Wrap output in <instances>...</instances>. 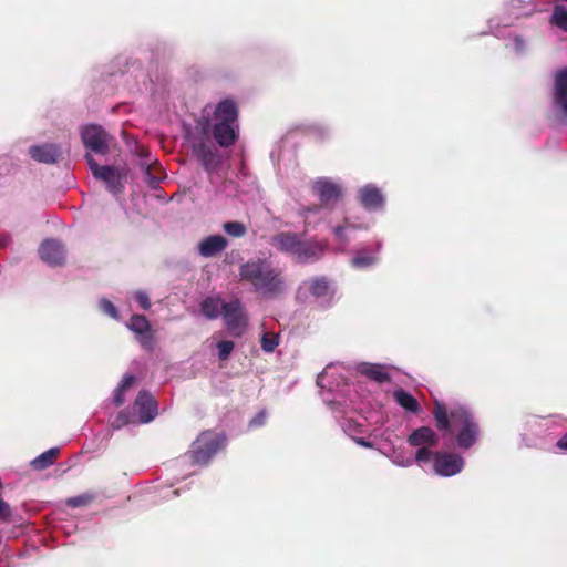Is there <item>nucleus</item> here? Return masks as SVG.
I'll return each instance as SVG.
<instances>
[{
	"instance_id": "nucleus-37",
	"label": "nucleus",
	"mask_w": 567,
	"mask_h": 567,
	"mask_svg": "<svg viewBox=\"0 0 567 567\" xmlns=\"http://www.w3.org/2000/svg\"><path fill=\"white\" fill-rule=\"evenodd\" d=\"M513 48L517 53H524L527 49L526 40L520 35H514L512 39Z\"/></svg>"
},
{
	"instance_id": "nucleus-26",
	"label": "nucleus",
	"mask_w": 567,
	"mask_h": 567,
	"mask_svg": "<svg viewBox=\"0 0 567 567\" xmlns=\"http://www.w3.org/2000/svg\"><path fill=\"white\" fill-rule=\"evenodd\" d=\"M384 455L396 466L400 467H410L415 463V454L412 455L406 453L402 449H393L391 453H385Z\"/></svg>"
},
{
	"instance_id": "nucleus-6",
	"label": "nucleus",
	"mask_w": 567,
	"mask_h": 567,
	"mask_svg": "<svg viewBox=\"0 0 567 567\" xmlns=\"http://www.w3.org/2000/svg\"><path fill=\"white\" fill-rule=\"evenodd\" d=\"M312 193L318 197L319 206H305L299 210V215L305 219V227L311 226L310 216L319 214L323 207H332L338 204L343 196V186L340 182L330 177H318L311 182Z\"/></svg>"
},
{
	"instance_id": "nucleus-5",
	"label": "nucleus",
	"mask_w": 567,
	"mask_h": 567,
	"mask_svg": "<svg viewBox=\"0 0 567 567\" xmlns=\"http://www.w3.org/2000/svg\"><path fill=\"white\" fill-rule=\"evenodd\" d=\"M271 246L282 254L290 256L298 264H312L322 258L327 250L324 241L306 240L296 233L285 231L275 235Z\"/></svg>"
},
{
	"instance_id": "nucleus-45",
	"label": "nucleus",
	"mask_w": 567,
	"mask_h": 567,
	"mask_svg": "<svg viewBox=\"0 0 567 567\" xmlns=\"http://www.w3.org/2000/svg\"><path fill=\"white\" fill-rule=\"evenodd\" d=\"M320 130L324 131V133H328L329 128L328 127H323V126H320L319 127Z\"/></svg>"
},
{
	"instance_id": "nucleus-23",
	"label": "nucleus",
	"mask_w": 567,
	"mask_h": 567,
	"mask_svg": "<svg viewBox=\"0 0 567 567\" xmlns=\"http://www.w3.org/2000/svg\"><path fill=\"white\" fill-rule=\"evenodd\" d=\"M393 400L405 412L419 414L421 411V405L419 401L412 394H410L408 391L403 389H398L393 392Z\"/></svg>"
},
{
	"instance_id": "nucleus-18",
	"label": "nucleus",
	"mask_w": 567,
	"mask_h": 567,
	"mask_svg": "<svg viewBox=\"0 0 567 567\" xmlns=\"http://www.w3.org/2000/svg\"><path fill=\"white\" fill-rule=\"evenodd\" d=\"M39 255L50 266H59L65 259L64 247L55 239H45L39 248Z\"/></svg>"
},
{
	"instance_id": "nucleus-32",
	"label": "nucleus",
	"mask_w": 567,
	"mask_h": 567,
	"mask_svg": "<svg viewBox=\"0 0 567 567\" xmlns=\"http://www.w3.org/2000/svg\"><path fill=\"white\" fill-rule=\"evenodd\" d=\"M93 499V495L85 493L78 496H73L66 499V505L73 508L83 507L90 504Z\"/></svg>"
},
{
	"instance_id": "nucleus-17",
	"label": "nucleus",
	"mask_w": 567,
	"mask_h": 567,
	"mask_svg": "<svg viewBox=\"0 0 567 567\" xmlns=\"http://www.w3.org/2000/svg\"><path fill=\"white\" fill-rule=\"evenodd\" d=\"M355 369L361 375L380 384L389 382L392 377V371L394 370L391 365L370 362H361Z\"/></svg>"
},
{
	"instance_id": "nucleus-35",
	"label": "nucleus",
	"mask_w": 567,
	"mask_h": 567,
	"mask_svg": "<svg viewBox=\"0 0 567 567\" xmlns=\"http://www.w3.org/2000/svg\"><path fill=\"white\" fill-rule=\"evenodd\" d=\"M133 422L130 413L125 411H121L112 421L111 426L114 430H118L123 427L124 425H127L128 423Z\"/></svg>"
},
{
	"instance_id": "nucleus-19",
	"label": "nucleus",
	"mask_w": 567,
	"mask_h": 567,
	"mask_svg": "<svg viewBox=\"0 0 567 567\" xmlns=\"http://www.w3.org/2000/svg\"><path fill=\"white\" fill-rule=\"evenodd\" d=\"M382 243L377 241L374 248H360L355 251L350 264L357 269H367L378 264Z\"/></svg>"
},
{
	"instance_id": "nucleus-13",
	"label": "nucleus",
	"mask_w": 567,
	"mask_h": 567,
	"mask_svg": "<svg viewBox=\"0 0 567 567\" xmlns=\"http://www.w3.org/2000/svg\"><path fill=\"white\" fill-rule=\"evenodd\" d=\"M223 319L227 329L234 336H240L247 326V317L239 300H233L224 306Z\"/></svg>"
},
{
	"instance_id": "nucleus-14",
	"label": "nucleus",
	"mask_w": 567,
	"mask_h": 567,
	"mask_svg": "<svg viewBox=\"0 0 567 567\" xmlns=\"http://www.w3.org/2000/svg\"><path fill=\"white\" fill-rule=\"evenodd\" d=\"M126 326L135 334L143 348L148 350L153 348V332L148 320L144 316L133 315Z\"/></svg>"
},
{
	"instance_id": "nucleus-33",
	"label": "nucleus",
	"mask_w": 567,
	"mask_h": 567,
	"mask_svg": "<svg viewBox=\"0 0 567 567\" xmlns=\"http://www.w3.org/2000/svg\"><path fill=\"white\" fill-rule=\"evenodd\" d=\"M99 308L102 312H104L112 319H115V320L120 319L118 311H117L116 307L109 299H105V298L101 299L99 301Z\"/></svg>"
},
{
	"instance_id": "nucleus-22",
	"label": "nucleus",
	"mask_w": 567,
	"mask_h": 567,
	"mask_svg": "<svg viewBox=\"0 0 567 567\" xmlns=\"http://www.w3.org/2000/svg\"><path fill=\"white\" fill-rule=\"evenodd\" d=\"M554 104L567 116V69L559 70L555 75Z\"/></svg>"
},
{
	"instance_id": "nucleus-2",
	"label": "nucleus",
	"mask_w": 567,
	"mask_h": 567,
	"mask_svg": "<svg viewBox=\"0 0 567 567\" xmlns=\"http://www.w3.org/2000/svg\"><path fill=\"white\" fill-rule=\"evenodd\" d=\"M351 370L343 364H329L318 375L317 385L321 389L323 402L331 410L334 419L340 423L343 432L357 444L371 449V442L358 434L363 432V426L349 415L357 410L358 393L349 383Z\"/></svg>"
},
{
	"instance_id": "nucleus-43",
	"label": "nucleus",
	"mask_w": 567,
	"mask_h": 567,
	"mask_svg": "<svg viewBox=\"0 0 567 567\" xmlns=\"http://www.w3.org/2000/svg\"><path fill=\"white\" fill-rule=\"evenodd\" d=\"M8 240H9V238H8V237H3V238L0 240V247H4V246H7Z\"/></svg>"
},
{
	"instance_id": "nucleus-44",
	"label": "nucleus",
	"mask_w": 567,
	"mask_h": 567,
	"mask_svg": "<svg viewBox=\"0 0 567 567\" xmlns=\"http://www.w3.org/2000/svg\"><path fill=\"white\" fill-rule=\"evenodd\" d=\"M172 494H173L174 496H177V495L179 494V491H178V489H174V491H172Z\"/></svg>"
},
{
	"instance_id": "nucleus-27",
	"label": "nucleus",
	"mask_w": 567,
	"mask_h": 567,
	"mask_svg": "<svg viewBox=\"0 0 567 567\" xmlns=\"http://www.w3.org/2000/svg\"><path fill=\"white\" fill-rule=\"evenodd\" d=\"M59 453H60L59 447H51V449L44 451L43 453H41L35 458H33L31 461V466L39 471L45 470L50 465H52L53 461L56 458Z\"/></svg>"
},
{
	"instance_id": "nucleus-3",
	"label": "nucleus",
	"mask_w": 567,
	"mask_h": 567,
	"mask_svg": "<svg viewBox=\"0 0 567 567\" xmlns=\"http://www.w3.org/2000/svg\"><path fill=\"white\" fill-rule=\"evenodd\" d=\"M432 415L436 429L445 434L454 447L468 451L480 441L482 432L478 420L466 404L435 399Z\"/></svg>"
},
{
	"instance_id": "nucleus-9",
	"label": "nucleus",
	"mask_w": 567,
	"mask_h": 567,
	"mask_svg": "<svg viewBox=\"0 0 567 567\" xmlns=\"http://www.w3.org/2000/svg\"><path fill=\"white\" fill-rule=\"evenodd\" d=\"M333 296V287L326 277H315L305 280L298 288V297L305 301L313 300L320 305L330 302Z\"/></svg>"
},
{
	"instance_id": "nucleus-11",
	"label": "nucleus",
	"mask_w": 567,
	"mask_h": 567,
	"mask_svg": "<svg viewBox=\"0 0 567 567\" xmlns=\"http://www.w3.org/2000/svg\"><path fill=\"white\" fill-rule=\"evenodd\" d=\"M431 461L433 473L442 477L454 476L465 466L464 457L456 452L434 451Z\"/></svg>"
},
{
	"instance_id": "nucleus-42",
	"label": "nucleus",
	"mask_w": 567,
	"mask_h": 567,
	"mask_svg": "<svg viewBox=\"0 0 567 567\" xmlns=\"http://www.w3.org/2000/svg\"><path fill=\"white\" fill-rule=\"evenodd\" d=\"M373 436L384 439L385 441H390V437L385 435V432L379 433V430L373 431Z\"/></svg>"
},
{
	"instance_id": "nucleus-7",
	"label": "nucleus",
	"mask_w": 567,
	"mask_h": 567,
	"mask_svg": "<svg viewBox=\"0 0 567 567\" xmlns=\"http://www.w3.org/2000/svg\"><path fill=\"white\" fill-rule=\"evenodd\" d=\"M223 434L214 431L203 432L192 445L189 458L195 465H206L212 457L225 445Z\"/></svg>"
},
{
	"instance_id": "nucleus-4",
	"label": "nucleus",
	"mask_w": 567,
	"mask_h": 567,
	"mask_svg": "<svg viewBox=\"0 0 567 567\" xmlns=\"http://www.w3.org/2000/svg\"><path fill=\"white\" fill-rule=\"evenodd\" d=\"M238 275L241 282L265 299H277L288 290L282 268L268 258L249 259L240 265Z\"/></svg>"
},
{
	"instance_id": "nucleus-21",
	"label": "nucleus",
	"mask_w": 567,
	"mask_h": 567,
	"mask_svg": "<svg viewBox=\"0 0 567 567\" xmlns=\"http://www.w3.org/2000/svg\"><path fill=\"white\" fill-rule=\"evenodd\" d=\"M228 246L227 239L221 235H213L198 243V254L204 258H212L223 252Z\"/></svg>"
},
{
	"instance_id": "nucleus-31",
	"label": "nucleus",
	"mask_w": 567,
	"mask_h": 567,
	"mask_svg": "<svg viewBox=\"0 0 567 567\" xmlns=\"http://www.w3.org/2000/svg\"><path fill=\"white\" fill-rule=\"evenodd\" d=\"M279 344V337L275 333H264L261 337V349L267 352L271 353L276 349V347Z\"/></svg>"
},
{
	"instance_id": "nucleus-40",
	"label": "nucleus",
	"mask_w": 567,
	"mask_h": 567,
	"mask_svg": "<svg viewBox=\"0 0 567 567\" xmlns=\"http://www.w3.org/2000/svg\"><path fill=\"white\" fill-rule=\"evenodd\" d=\"M145 179L152 188H155L158 185V179L151 174L150 167H146L145 169Z\"/></svg>"
},
{
	"instance_id": "nucleus-34",
	"label": "nucleus",
	"mask_w": 567,
	"mask_h": 567,
	"mask_svg": "<svg viewBox=\"0 0 567 567\" xmlns=\"http://www.w3.org/2000/svg\"><path fill=\"white\" fill-rule=\"evenodd\" d=\"M217 349L219 360H227L231 351L234 350V342L229 340H223L217 343Z\"/></svg>"
},
{
	"instance_id": "nucleus-20",
	"label": "nucleus",
	"mask_w": 567,
	"mask_h": 567,
	"mask_svg": "<svg viewBox=\"0 0 567 567\" xmlns=\"http://www.w3.org/2000/svg\"><path fill=\"white\" fill-rule=\"evenodd\" d=\"M29 154L31 158L39 163L54 164L61 156V150L56 144L45 143L31 146Z\"/></svg>"
},
{
	"instance_id": "nucleus-39",
	"label": "nucleus",
	"mask_w": 567,
	"mask_h": 567,
	"mask_svg": "<svg viewBox=\"0 0 567 567\" xmlns=\"http://www.w3.org/2000/svg\"><path fill=\"white\" fill-rule=\"evenodd\" d=\"M266 413L264 411L259 412L255 417H252L249 422V426L250 427H257V426H261L265 424L266 422Z\"/></svg>"
},
{
	"instance_id": "nucleus-30",
	"label": "nucleus",
	"mask_w": 567,
	"mask_h": 567,
	"mask_svg": "<svg viewBox=\"0 0 567 567\" xmlns=\"http://www.w3.org/2000/svg\"><path fill=\"white\" fill-rule=\"evenodd\" d=\"M224 231L235 238H240L246 235V226L240 221H228L223 225Z\"/></svg>"
},
{
	"instance_id": "nucleus-25",
	"label": "nucleus",
	"mask_w": 567,
	"mask_h": 567,
	"mask_svg": "<svg viewBox=\"0 0 567 567\" xmlns=\"http://www.w3.org/2000/svg\"><path fill=\"white\" fill-rule=\"evenodd\" d=\"M224 302L219 297H208L202 302V312L208 319H215L223 313Z\"/></svg>"
},
{
	"instance_id": "nucleus-16",
	"label": "nucleus",
	"mask_w": 567,
	"mask_h": 567,
	"mask_svg": "<svg viewBox=\"0 0 567 567\" xmlns=\"http://www.w3.org/2000/svg\"><path fill=\"white\" fill-rule=\"evenodd\" d=\"M141 423H148L157 415V402L147 391H141L134 402Z\"/></svg>"
},
{
	"instance_id": "nucleus-28",
	"label": "nucleus",
	"mask_w": 567,
	"mask_h": 567,
	"mask_svg": "<svg viewBox=\"0 0 567 567\" xmlns=\"http://www.w3.org/2000/svg\"><path fill=\"white\" fill-rule=\"evenodd\" d=\"M134 381H135V378L132 374H125L123 377L120 384L114 390L113 401H114L115 405H121L124 402V393L126 392L127 389H130L132 386Z\"/></svg>"
},
{
	"instance_id": "nucleus-10",
	"label": "nucleus",
	"mask_w": 567,
	"mask_h": 567,
	"mask_svg": "<svg viewBox=\"0 0 567 567\" xmlns=\"http://www.w3.org/2000/svg\"><path fill=\"white\" fill-rule=\"evenodd\" d=\"M86 162L93 176L102 181L111 194L116 196L122 193L124 188L123 179L125 177L122 169L110 165L101 166L90 154L86 155Z\"/></svg>"
},
{
	"instance_id": "nucleus-8",
	"label": "nucleus",
	"mask_w": 567,
	"mask_h": 567,
	"mask_svg": "<svg viewBox=\"0 0 567 567\" xmlns=\"http://www.w3.org/2000/svg\"><path fill=\"white\" fill-rule=\"evenodd\" d=\"M408 444L415 447V463L419 466L429 463L433 456V449L439 444L437 433L430 426H420L408 436Z\"/></svg>"
},
{
	"instance_id": "nucleus-38",
	"label": "nucleus",
	"mask_w": 567,
	"mask_h": 567,
	"mask_svg": "<svg viewBox=\"0 0 567 567\" xmlns=\"http://www.w3.org/2000/svg\"><path fill=\"white\" fill-rule=\"evenodd\" d=\"M11 517V508L8 503L0 498V520L8 522Z\"/></svg>"
},
{
	"instance_id": "nucleus-36",
	"label": "nucleus",
	"mask_w": 567,
	"mask_h": 567,
	"mask_svg": "<svg viewBox=\"0 0 567 567\" xmlns=\"http://www.w3.org/2000/svg\"><path fill=\"white\" fill-rule=\"evenodd\" d=\"M134 299L135 301L140 305V307L144 310H147L150 309L151 307V301H150V297L148 295L143 291V290H138L134 293Z\"/></svg>"
},
{
	"instance_id": "nucleus-15",
	"label": "nucleus",
	"mask_w": 567,
	"mask_h": 567,
	"mask_svg": "<svg viewBox=\"0 0 567 567\" xmlns=\"http://www.w3.org/2000/svg\"><path fill=\"white\" fill-rule=\"evenodd\" d=\"M360 204L369 212L382 210L385 197L382 190L374 184H367L358 190Z\"/></svg>"
},
{
	"instance_id": "nucleus-1",
	"label": "nucleus",
	"mask_w": 567,
	"mask_h": 567,
	"mask_svg": "<svg viewBox=\"0 0 567 567\" xmlns=\"http://www.w3.org/2000/svg\"><path fill=\"white\" fill-rule=\"evenodd\" d=\"M209 131L220 146L227 147L235 143L238 134V109L233 100L225 99L216 105H207L197 125L186 131V140L207 173L215 172L221 162L210 141Z\"/></svg>"
},
{
	"instance_id": "nucleus-12",
	"label": "nucleus",
	"mask_w": 567,
	"mask_h": 567,
	"mask_svg": "<svg viewBox=\"0 0 567 567\" xmlns=\"http://www.w3.org/2000/svg\"><path fill=\"white\" fill-rule=\"evenodd\" d=\"M84 146L95 154L104 155L110 148V135L96 124H87L81 130Z\"/></svg>"
},
{
	"instance_id": "nucleus-29",
	"label": "nucleus",
	"mask_w": 567,
	"mask_h": 567,
	"mask_svg": "<svg viewBox=\"0 0 567 567\" xmlns=\"http://www.w3.org/2000/svg\"><path fill=\"white\" fill-rule=\"evenodd\" d=\"M550 24L567 33V9L564 6H556L550 16Z\"/></svg>"
},
{
	"instance_id": "nucleus-24",
	"label": "nucleus",
	"mask_w": 567,
	"mask_h": 567,
	"mask_svg": "<svg viewBox=\"0 0 567 567\" xmlns=\"http://www.w3.org/2000/svg\"><path fill=\"white\" fill-rule=\"evenodd\" d=\"M359 228L360 227L357 226L350 218H344L342 225L333 227V235L336 236L337 240H339L341 244V247L339 248L340 251H344L346 247L350 243L351 238L349 234ZM362 228L368 229V226H364Z\"/></svg>"
},
{
	"instance_id": "nucleus-41",
	"label": "nucleus",
	"mask_w": 567,
	"mask_h": 567,
	"mask_svg": "<svg viewBox=\"0 0 567 567\" xmlns=\"http://www.w3.org/2000/svg\"><path fill=\"white\" fill-rule=\"evenodd\" d=\"M557 446L560 450H567V432L558 440Z\"/></svg>"
}]
</instances>
